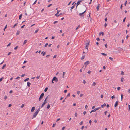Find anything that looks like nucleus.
Masks as SVG:
<instances>
[{"instance_id":"bf43d9fd","label":"nucleus","mask_w":130,"mask_h":130,"mask_svg":"<svg viewBox=\"0 0 130 130\" xmlns=\"http://www.w3.org/2000/svg\"><path fill=\"white\" fill-rule=\"evenodd\" d=\"M107 18H106L105 19V21L106 22L107 21Z\"/></svg>"},{"instance_id":"c756f323","label":"nucleus","mask_w":130,"mask_h":130,"mask_svg":"<svg viewBox=\"0 0 130 130\" xmlns=\"http://www.w3.org/2000/svg\"><path fill=\"white\" fill-rule=\"evenodd\" d=\"M24 106V105L23 104H22V105L21 106V107L22 108H23Z\"/></svg>"},{"instance_id":"9d476101","label":"nucleus","mask_w":130,"mask_h":130,"mask_svg":"<svg viewBox=\"0 0 130 130\" xmlns=\"http://www.w3.org/2000/svg\"><path fill=\"white\" fill-rule=\"evenodd\" d=\"M43 51L41 53V54H43V56H44L46 53V52H45L43 53Z\"/></svg>"},{"instance_id":"864d4df0","label":"nucleus","mask_w":130,"mask_h":130,"mask_svg":"<svg viewBox=\"0 0 130 130\" xmlns=\"http://www.w3.org/2000/svg\"><path fill=\"white\" fill-rule=\"evenodd\" d=\"M55 125H56V124H53L52 127H54L55 126Z\"/></svg>"},{"instance_id":"5fc2aeb1","label":"nucleus","mask_w":130,"mask_h":130,"mask_svg":"<svg viewBox=\"0 0 130 130\" xmlns=\"http://www.w3.org/2000/svg\"><path fill=\"white\" fill-rule=\"evenodd\" d=\"M97 121H98L96 119L94 121V122L95 123H96L97 122Z\"/></svg>"},{"instance_id":"f8f14e48","label":"nucleus","mask_w":130,"mask_h":130,"mask_svg":"<svg viewBox=\"0 0 130 130\" xmlns=\"http://www.w3.org/2000/svg\"><path fill=\"white\" fill-rule=\"evenodd\" d=\"M35 107H33L32 109H31V111L32 112H33L34 111V110L35 109Z\"/></svg>"},{"instance_id":"72a5a7b5","label":"nucleus","mask_w":130,"mask_h":130,"mask_svg":"<svg viewBox=\"0 0 130 130\" xmlns=\"http://www.w3.org/2000/svg\"><path fill=\"white\" fill-rule=\"evenodd\" d=\"M121 88L120 87H118L117 88V89L118 90H119Z\"/></svg>"},{"instance_id":"1a4fd4ad","label":"nucleus","mask_w":130,"mask_h":130,"mask_svg":"<svg viewBox=\"0 0 130 130\" xmlns=\"http://www.w3.org/2000/svg\"><path fill=\"white\" fill-rule=\"evenodd\" d=\"M118 101H116L115 103V105H114V106L115 107H116L118 104Z\"/></svg>"},{"instance_id":"e2e57ef3","label":"nucleus","mask_w":130,"mask_h":130,"mask_svg":"<svg viewBox=\"0 0 130 130\" xmlns=\"http://www.w3.org/2000/svg\"><path fill=\"white\" fill-rule=\"evenodd\" d=\"M86 113V111H84L83 112V114L85 115Z\"/></svg>"},{"instance_id":"c85d7f7f","label":"nucleus","mask_w":130,"mask_h":130,"mask_svg":"<svg viewBox=\"0 0 130 130\" xmlns=\"http://www.w3.org/2000/svg\"><path fill=\"white\" fill-rule=\"evenodd\" d=\"M109 59H110V60H111L112 61H113V58L110 57H109Z\"/></svg>"},{"instance_id":"0e129e2a","label":"nucleus","mask_w":130,"mask_h":130,"mask_svg":"<svg viewBox=\"0 0 130 130\" xmlns=\"http://www.w3.org/2000/svg\"><path fill=\"white\" fill-rule=\"evenodd\" d=\"M13 91L12 90H11L9 92L10 93H12Z\"/></svg>"},{"instance_id":"473e14b6","label":"nucleus","mask_w":130,"mask_h":130,"mask_svg":"<svg viewBox=\"0 0 130 130\" xmlns=\"http://www.w3.org/2000/svg\"><path fill=\"white\" fill-rule=\"evenodd\" d=\"M6 66V64H5L4 65H3V67H2V69H3Z\"/></svg>"},{"instance_id":"e433bc0d","label":"nucleus","mask_w":130,"mask_h":130,"mask_svg":"<svg viewBox=\"0 0 130 130\" xmlns=\"http://www.w3.org/2000/svg\"><path fill=\"white\" fill-rule=\"evenodd\" d=\"M48 44L47 43H46L45 45V46H44L45 47H46L47 46V45H48Z\"/></svg>"},{"instance_id":"c9c22d12","label":"nucleus","mask_w":130,"mask_h":130,"mask_svg":"<svg viewBox=\"0 0 130 130\" xmlns=\"http://www.w3.org/2000/svg\"><path fill=\"white\" fill-rule=\"evenodd\" d=\"M3 79V77H2L1 78H0V82Z\"/></svg>"},{"instance_id":"4468645a","label":"nucleus","mask_w":130,"mask_h":130,"mask_svg":"<svg viewBox=\"0 0 130 130\" xmlns=\"http://www.w3.org/2000/svg\"><path fill=\"white\" fill-rule=\"evenodd\" d=\"M106 104L104 103L103 105H102L101 106V107H102L103 108L105 106H106Z\"/></svg>"},{"instance_id":"6e6d98bb","label":"nucleus","mask_w":130,"mask_h":130,"mask_svg":"<svg viewBox=\"0 0 130 130\" xmlns=\"http://www.w3.org/2000/svg\"><path fill=\"white\" fill-rule=\"evenodd\" d=\"M83 124V121H82L79 124L80 125H81Z\"/></svg>"},{"instance_id":"a18cd8bd","label":"nucleus","mask_w":130,"mask_h":130,"mask_svg":"<svg viewBox=\"0 0 130 130\" xmlns=\"http://www.w3.org/2000/svg\"><path fill=\"white\" fill-rule=\"evenodd\" d=\"M37 1V0H36L34 3H33V5H34L36 3V2Z\"/></svg>"},{"instance_id":"58836bf2","label":"nucleus","mask_w":130,"mask_h":130,"mask_svg":"<svg viewBox=\"0 0 130 130\" xmlns=\"http://www.w3.org/2000/svg\"><path fill=\"white\" fill-rule=\"evenodd\" d=\"M17 24H16L15 25H14V26H13L12 28H14L15 27V26L17 25Z\"/></svg>"},{"instance_id":"a878e982","label":"nucleus","mask_w":130,"mask_h":130,"mask_svg":"<svg viewBox=\"0 0 130 130\" xmlns=\"http://www.w3.org/2000/svg\"><path fill=\"white\" fill-rule=\"evenodd\" d=\"M22 16V14H21L19 15V19L20 20L21 19V17Z\"/></svg>"},{"instance_id":"4c0bfd02","label":"nucleus","mask_w":130,"mask_h":130,"mask_svg":"<svg viewBox=\"0 0 130 130\" xmlns=\"http://www.w3.org/2000/svg\"><path fill=\"white\" fill-rule=\"evenodd\" d=\"M50 107V105L49 104L47 106V109H49Z\"/></svg>"},{"instance_id":"423d86ee","label":"nucleus","mask_w":130,"mask_h":130,"mask_svg":"<svg viewBox=\"0 0 130 130\" xmlns=\"http://www.w3.org/2000/svg\"><path fill=\"white\" fill-rule=\"evenodd\" d=\"M89 45V43L87 42L86 43L85 48L88 50V46Z\"/></svg>"},{"instance_id":"dca6fc26","label":"nucleus","mask_w":130,"mask_h":130,"mask_svg":"<svg viewBox=\"0 0 130 130\" xmlns=\"http://www.w3.org/2000/svg\"><path fill=\"white\" fill-rule=\"evenodd\" d=\"M45 104L46 103H43L42 104V105L41 106L40 108H42L45 105Z\"/></svg>"},{"instance_id":"37998d69","label":"nucleus","mask_w":130,"mask_h":130,"mask_svg":"<svg viewBox=\"0 0 130 130\" xmlns=\"http://www.w3.org/2000/svg\"><path fill=\"white\" fill-rule=\"evenodd\" d=\"M127 1H126L125 2V3H124V5H125L126 6V4H127Z\"/></svg>"},{"instance_id":"9b49d317","label":"nucleus","mask_w":130,"mask_h":130,"mask_svg":"<svg viewBox=\"0 0 130 130\" xmlns=\"http://www.w3.org/2000/svg\"><path fill=\"white\" fill-rule=\"evenodd\" d=\"M31 83L29 82H27V86L29 87H30L31 85Z\"/></svg>"},{"instance_id":"5701e85b","label":"nucleus","mask_w":130,"mask_h":130,"mask_svg":"<svg viewBox=\"0 0 130 130\" xmlns=\"http://www.w3.org/2000/svg\"><path fill=\"white\" fill-rule=\"evenodd\" d=\"M47 89H48V88L46 87V88H45L44 90V92H46L47 91Z\"/></svg>"},{"instance_id":"6ab92c4d","label":"nucleus","mask_w":130,"mask_h":130,"mask_svg":"<svg viewBox=\"0 0 130 130\" xmlns=\"http://www.w3.org/2000/svg\"><path fill=\"white\" fill-rule=\"evenodd\" d=\"M85 58V55H83L82 57L81 58V60H83V59Z\"/></svg>"},{"instance_id":"09e8293b","label":"nucleus","mask_w":130,"mask_h":130,"mask_svg":"<svg viewBox=\"0 0 130 130\" xmlns=\"http://www.w3.org/2000/svg\"><path fill=\"white\" fill-rule=\"evenodd\" d=\"M86 83V82L85 80H84L83 81V83L84 84H85V83Z\"/></svg>"},{"instance_id":"f257e3e1","label":"nucleus","mask_w":130,"mask_h":130,"mask_svg":"<svg viewBox=\"0 0 130 130\" xmlns=\"http://www.w3.org/2000/svg\"><path fill=\"white\" fill-rule=\"evenodd\" d=\"M40 110V108H38V110L34 113L33 115L32 119L36 117L37 115L38 114Z\"/></svg>"},{"instance_id":"2eb2a0df","label":"nucleus","mask_w":130,"mask_h":130,"mask_svg":"<svg viewBox=\"0 0 130 130\" xmlns=\"http://www.w3.org/2000/svg\"><path fill=\"white\" fill-rule=\"evenodd\" d=\"M59 12H59V11H58H58H57V13L56 14H55V16H59V15H58V14L59 13Z\"/></svg>"},{"instance_id":"a19ab883","label":"nucleus","mask_w":130,"mask_h":130,"mask_svg":"<svg viewBox=\"0 0 130 130\" xmlns=\"http://www.w3.org/2000/svg\"><path fill=\"white\" fill-rule=\"evenodd\" d=\"M79 27H80V26L79 25L76 28V30H77L79 28Z\"/></svg>"},{"instance_id":"20e7f679","label":"nucleus","mask_w":130,"mask_h":130,"mask_svg":"<svg viewBox=\"0 0 130 130\" xmlns=\"http://www.w3.org/2000/svg\"><path fill=\"white\" fill-rule=\"evenodd\" d=\"M90 62L89 61H87L84 63V65L85 66V68L89 64Z\"/></svg>"},{"instance_id":"4d7b16f0","label":"nucleus","mask_w":130,"mask_h":130,"mask_svg":"<svg viewBox=\"0 0 130 130\" xmlns=\"http://www.w3.org/2000/svg\"><path fill=\"white\" fill-rule=\"evenodd\" d=\"M52 5V4H50L49 5L47 6L48 7H49L51 6Z\"/></svg>"},{"instance_id":"c03bdc74","label":"nucleus","mask_w":130,"mask_h":130,"mask_svg":"<svg viewBox=\"0 0 130 130\" xmlns=\"http://www.w3.org/2000/svg\"><path fill=\"white\" fill-rule=\"evenodd\" d=\"M123 95L122 94L121 95V100H122L123 99Z\"/></svg>"},{"instance_id":"b1692460","label":"nucleus","mask_w":130,"mask_h":130,"mask_svg":"<svg viewBox=\"0 0 130 130\" xmlns=\"http://www.w3.org/2000/svg\"><path fill=\"white\" fill-rule=\"evenodd\" d=\"M66 73L65 72H63V78H64V75Z\"/></svg>"},{"instance_id":"f03ea898","label":"nucleus","mask_w":130,"mask_h":130,"mask_svg":"<svg viewBox=\"0 0 130 130\" xmlns=\"http://www.w3.org/2000/svg\"><path fill=\"white\" fill-rule=\"evenodd\" d=\"M101 108V107H98L97 108H96L95 109L92 110L91 111L90 113H91L92 112H95L97 110L100 109Z\"/></svg>"},{"instance_id":"603ef678","label":"nucleus","mask_w":130,"mask_h":130,"mask_svg":"<svg viewBox=\"0 0 130 130\" xmlns=\"http://www.w3.org/2000/svg\"><path fill=\"white\" fill-rule=\"evenodd\" d=\"M77 113L76 112L75 114V116L76 117H77Z\"/></svg>"},{"instance_id":"0eeeda50","label":"nucleus","mask_w":130,"mask_h":130,"mask_svg":"<svg viewBox=\"0 0 130 130\" xmlns=\"http://www.w3.org/2000/svg\"><path fill=\"white\" fill-rule=\"evenodd\" d=\"M83 0H79L77 2V6H76V7H77V6L80 4V2H82V1H83Z\"/></svg>"},{"instance_id":"79ce46f5","label":"nucleus","mask_w":130,"mask_h":130,"mask_svg":"<svg viewBox=\"0 0 130 130\" xmlns=\"http://www.w3.org/2000/svg\"><path fill=\"white\" fill-rule=\"evenodd\" d=\"M126 19V17H125L124 18V19L123 21V22H124L125 21V19Z\"/></svg>"},{"instance_id":"ddd939ff","label":"nucleus","mask_w":130,"mask_h":130,"mask_svg":"<svg viewBox=\"0 0 130 130\" xmlns=\"http://www.w3.org/2000/svg\"><path fill=\"white\" fill-rule=\"evenodd\" d=\"M86 12V10H85V11H84L82 13H79V16H81L82 15L84 14L85 12Z\"/></svg>"},{"instance_id":"412c9836","label":"nucleus","mask_w":130,"mask_h":130,"mask_svg":"<svg viewBox=\"0 0 130 130\" xmlns=\"http://www.w3.org/2000/svg\"><path fill=\"white\" fill-rule=\"evenodd\" d=\"M100 7V4H98V6L97 8V11H98Z\"/></svg>"},{"instance_id":"de8ad7c7","label":"nucleus","mask_w":130,"mask_h":130,"mask_svg":"<svg viewBox=\"0 0 130 130\" xmlns=\"http://www.w3.org/2000/svg\"><path fill=\"white\" fill-rule=\"evenodd\" d=\"M91 72V71H89L88 72V73L89 74H90V73Z\"/></svg>"},{"instance_id":"bb28decb","label":"nucleus","mask_w":130,"mask_h":130,"mask_svg":"<svg viewBox=\"0 0 130 130\" xmlns=\"http://www.w3.org/2000/svg\"><path fill=\"white\" fill-rule=\"evenodd\" d=\"M29 78H26L24 80V81L25 82H26V81H27L29 80Z\"/></svg>"},{"instance_id":"8fccbe9b","label":"nucleus","mask_w":130,"mask_h":130,"mask_svg":"<svg viewBox=\"0 0 130 130\" xmlns=\"http://www.w3.org/2000/svg\"><path fill=\"white\" fill-rule=\"evenodd\" d=\"M114 98H115V96L114 95H113V96H112L111 98L112 99H113Z\"/></svg>"},{"instance_id":"774afa93","label":"nucleus","mask_w":130,"mask_h":130,"mask_svg":"<svg viewBox=\"0 0 130 130\" xmlns=\"http://www.w3.org/2000/svg\"><path fill=\"white\" fill-rule=\"evenodd\" d=\"M128 92L129 93H130V89H128Z\"/></svg>"},{"instance_id":"3c124183","label":"nucleus","mask_w":130,"mask_h":130,"mask_svg":"<svg viewBox=\"0 0 130 130\" xmlns=\"http://www.w3.org/2000/svg\"><path fill=\"white\" fill-rule=\"evenodd\" d=\"M11 44V43H10L9 44L7 45V47H8Z\"/></svg>"},{"instance_id":"ea45409f","label":"nucleus","mask_w":130,"mask_h":130,"mask_svg":"<svg viewBox=\"0 0 130 130\" xmlns=\"http://www.w3.org/2000/svg\"><path fill=\"white\" fill-rule=\"evenodd\" d=\"M80 92V91H78L77 92V94L79 95V94Z\"/></svg>"},{"instance_id":"052dcab7","label":"nucleus","mask_w":130,"mask_h":130,"mask_svg":"<svg viewBox=\"0 0 130 130\" xmlns=\"http://www.w3.org/2000/svg\"><path fill=\"white\" fill-rule=\"evenodd\" d=\"M20 78V77H17L16 78V79H19Z\"/></svg>"},{"instance_id":"cd10ccee","label":"nucleus","mask_w":130,"mask_h":130,"mask_svg":"<svg viewBox=\"0 0 130 130\" xmlns=\"http://www.w3.org/2000/svg\"><path fill=\"white\" fill-rule=\"evenodd\" d=\"M101 54L103 55H104V56H106L107 55V54H105V53H101Z\"/></svg>"},{"instance_id":"2f4dec72","label":"nucleus","mask_w":130,"mask_h":130,"mask_svg":"<svg viewBox=\"0 0 130 130\" xmlns=\"http://www.w3.org/2000/svg\"><path fill=\"white\" fill-rule=\"evenodd\" d=\"M124 73L123 72V71H121V75H123L124 74Z\"/></svg>"},{"instance_id":"338daca9","label":"nucleus","mask_w":130,"mask_h":130,"mask_svg":"<svg viewBox=\"0 0 130 130\" xmlns=\"http://www.w3.org/2000/svg\"><path fill=\"white\" fill-rule=\"evenodd\" d=\"M107 25V24L106 23H105L104 25V26H105V27H106Z\"/></svg>"},{"instance_id":"7ed1b4c3","label":"nucleus","mask_w":130,"mask_h":130,"mask_svg":"<svg viewBox=\"0 0 130 130\" xmlns=\"http://www.w3.org/2000/svg\"><path fill=\"white\" fill-rule=\"evenodd\" d=\"M44 95V94L43 93L41 94L39 99V101H40L41 99L43 98Z\"/></svg>"},{"instance_id":"aec40b11","label":"nucleus","mask_w":130,"mask_h":130,"mask_svg":"<svg viewBox=\"0 0 130 130\" xmlns=\"http://www.w3.org/2000/svg\"><path fill=\"white\" fill-rule=\"evenodd\" d=\"M74 6H72V7H71V9H70V10L71 12L72 11V9H73L74 8Z\"/></svg>"},{"instance_id":"13d9d810","label":"nucleus","mask_w":130,"mask_h":130,"mask_svg":"<svg viewBox=\"0 0 130 130\" xmlns=\"http://www.w3.org/2000/svg\"><path fill=\"white\" fill-rule=\"evenodd\" d=\"M25 74H22V75H21V77H23L25 76Z\"/></svg>"},{"instance_id":"7c9ffc66","label":"nucleus","mask_w":130,"mask_h":130,"mask_svg":"<svg viewBox=\"0 0 130 130\" xmlns=\"http://www.w3.org/2000/svg\"><path fill=\"white\" fill-rule=\"evenodd\" d=\"M38 30H39V29H38L36 30L35 31V33H37V32H38Z\"/></svg>"},{"instance_id":"49530a36","label":"nucleus","mask_w":130,"mask_h":130,"mask_svg":"<svg viewBox=\"0 0 130 130\" xmlns=\"http://www.w3.org/2000/svg\"><path fill=\"white\" fill-rule=\"evenodd\" d=\"M7 96H4V99H5V100H6L7 99Z\"/></svg>"},{"instance_id":"a211bd4d","label":"nucleus","mask_w":130,"mask_h":130,"mask_svg":"<svg viewBox=\"0 0 130 130\" xmlns=\"http://www.w3.org/2000/svg\"><path fill=\"white\" fill-rule=\"evenodd\" d=\"M96 84V83L94 82H93V83L92 84V85L93 86H95Z\"/></svg>"},{"instance_id":"393cba45","label":"nucleus","mask_w":130,"mask_h":130,"mask_svg":"<svg viewBox=\"0 0 130 130\" xmlns=\"http://www.w3.org/2000/svg\"><path fill=\"white\" fill-rule=\"evenodd\" d=\"M124 80V78H123V77H122L121 79V81L122 82H123Z\"/></svg>"},{"instance_id":"680f3d73","label":"nucleus","mask_w":130,"mask_h":130,"mask_svg":"<svg viewBox=\"0 0 130 130\" xmlns=\"http://www.w3.org/2000/svg\"><path fill=\"white\" fill-rule=\"evenodd\" d=\"M91 122H92V121H91V120H90L89 121V123H90V125L91 124Z\"/></svg>"},{"instance_id":"f3484780","label":"nucleus","mask_w":130,"mask_h":130,"mask_svg":"<svg viewBox=\"0 0 130 130\" xmlns=\"http://www.w3.org/2000/svg\"><path fill=\"white\" fill-rule=\"evenodd\" d=\"M20 33V31H19L18 30L17 31V33L16 34V35H19V34Z\"/></svg>"},{"instance_id":"f704fd0d","label":"nucleus","mask_w":130,"mask_h":130,"mask_svg":"<svg viewBox=\"0 0 130 130\" xmlns=\"http://www.w3.org/2000/svg\"><path fill=\"white\" fill-rule=\"evenodd\" d=\"M70 96V94L69 93V94L67 95V97H69Z\"/></svg>"},{"instance_id":"69168bd1","label":"nucleus","mask_w":130,"mask_h":130,"mask_svg":"<svg viewBox=\"0 0 130 130\" xmlns=\"http://www.w3.org/2000/svg\"><path fill=\"white\" fill-rule=\"evenodd\" d=\"M18 46H16V47L14 48V49L15 50H16V49H17V48H18Z\"/></svg>"},{"instance_id":"39448f33","label":"nucleus","mask_w":130,"mask_h":130,"mask_svg":"<svg viewBox=\"0 0 130 130\" xmlns=\"http://www.w3.org/2000/svg\"><path fill=\"white\" fill-rule=\"evenodd\" d=\"M53 81H55L56 82H57L58 81V79L57 78L54 77L53 79Z\"/></svg>"},{"instance_id":"4be33fe9","label":"nucleus","mask_w":130,"mask_h":130,"mask_svg":"<svg viewBox=\"0 0 130 130\" xmlns=\"http://www.w3.org/2000/svg\"><path fill=\"white\" fill-rule=\"evenodd\" d=\"M27 41V40H25L23 44L24 45V44H25L26 43Z\"/></svg>"},{"instance_id":"6e6552de","label":"nucleus","mask_w":130,"mask_h":130,"mask_svg":"<svg viewBox=\"0 0 130 130\" xmlns=\"http://www.w3.org/2000/svg\"><path fill=\"white\" fill-rule=\"evenodd\" d=\"M48 96H47L45 99L43 103H46L47 102V99Z\"/></svg>"}]
</instances>
